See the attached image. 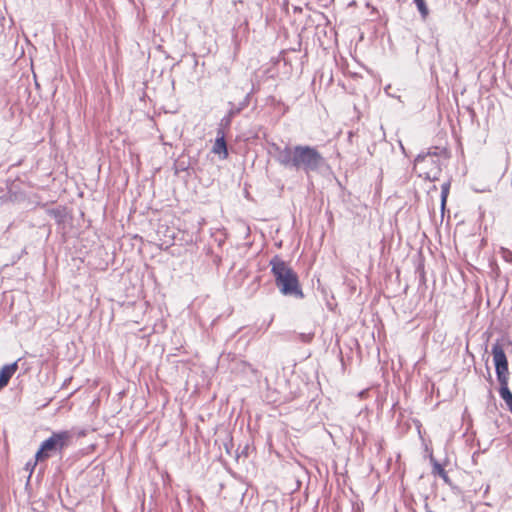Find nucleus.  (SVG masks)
I'll return each mask as SVG.
<instances>
[{
    "label": "nucleus",
    "instance_id": "f257e3e1",
    "mask_svg": "<svg viewBox=\"0 0 512 512\" xmlns=\"http://www.w3.org/2000/svg\"><path fill=\"white\" fill-rule=\"evenodd\" d=\"M276 161L284 168L303 171L305 174L318 172L325 165V158L314 146L273 144Z\"/></svg>",
    "mask_w": 512,
    "mask_h": 512
},
{
    "label": "nucleus",
    "instance_id": "423d86ee",
    "mask_svg": "<svg viewBox=\"0 0 512 512\" xmlns=\"http://www.w3.org/2000/svg\"><path fill=\"white\" fill-rule=\"evenodd\" d=\"M225 131L223 128L217 129V137L212 147V152L224 160L228 157L227 144L225 141Z\"/></svg>",
    "mask_w": 512,
    "mask_h": 512
},
{
    "label": "nucleus",
    "instance_id": "1a4fd4ad",
    "mask_svg": "<svg viewBox=\"0 0 512 512\" xmlns=\"http://www.w3.org/2000/svg\"><path fill=\"white\" fill-rule=\"evenodd\" d=\"M500 388H499V395L505 402L507 409L512 413V393L509 389V380H501L498 381Z\"/></svg>",
    "mask_w": 512,
    "mask_h": 512
},
{
    "label": "nucleus",
    "instance_id": "ddd939ff",
    "mask_svg": "<svg viewBox=\"0 0 512 512\" xmlns=\"http://www.w3.org/2000/svg\"><path fill=\"white\" fill-rule=\"evenodd\" d=\"M313 337H314V333H312V332H310V333H300V334H298L297 339H300L304 343H309V342H311Z\"/></svg>",
    "mask_w": 512,
    "mask_h": 512
},
{
    "label": "nucleus",
    "instance_id": "20e7f679",
    "mask_svg": "<svg viewBox=\"0 0 512 512\" xmlns=\"http://www.w3.org/2000/svg\"><path fill=\"white\" fill-rule=\"evenodd\" d=\"M414 170L419 175L429 181L438 180L441 174V162L437 152H427L420 154L414 161Z\"/></svg>",
    "mask_w": 512,
    "mask_h": 512
},
{
    "label": "nucleus",
    "instance_id": "7ed1b4c3",
    "mask_svg": "<svg viewBox=\"0 0 512 512\" xmlns=\"http://www.w3.org/2000/svg\"><path fill=\"white\" fill-rule=\"evenodd\" d=\"M73 433L68 430L53 432L49 438L44 440L37 451L35 458L37 461H43L53 455L61 454L62 451L71 445Z\"/></svg>",
    "mask_w": 512,
    "mask_h": 512
},
{
    "label": "nucleus",
    "instance_id": "4468645a",
    "mask_svg": "<svg viewBox=\"0 0 512 512\" xmlns=\"http://www.w3.org/2000/svg\"><path fill=\"white\" fill-rule=\"evenodd\" d=\"M433 470L435 473H437L439 476H445V470L444 468L438 464V463H435L434 467H433Z\"/></svg>",
    "mask_w": 512,
    "mask_h": 512
},
{
    "label": "nucleus",
    "instance_id": "f03ea898",
    "mask_svg": "<svg viewBox=\"0 0 512 512\" xmlns=\"http://www.w3.org/2000/svg\"><path fill=\"white\" fill-rule=\"evenodd\" d=\"M269 266L275 284L283 295L294 296L299 299L304 297L298 275L286 261L275 255L269 261Z\"/></svg>",
    "mask_w": 512,
    "mask_h": 512
},
{
    "label": "nucleus",
    "instance_id": "9b49d317",
    "mask_svg": "<svg viewBox=\"0 0 512 512\" xmlns=\"http://www.w3.org/2000/svg\"><path fill=\"white\" fill-rule=\"evenodd\" d=\"M449 189H450L449 182H445L442 184V186H441V209H442V211L444 210L445 205H446L447 197L449 194Z\"/></svg>",
    "mask_w": 512,
    "mask_h": 512
},
{
    "label": "nucleus",
    "instance_id": "9d476101",
    "mask_svg": "<svg viewBox=\"0 0 512 512\" xmlns=\"http://www.w3.org/2000/svg\"><path fill=\"white\" fill-rule=\"evenodd\" d=\"M413 1L416 4L421 17L423 19H426L429 14V10H428L425 0H413Z\"/></svg>",
    "mask_w": 512,
    "mask_h": 512
},
{
    "label": "nucleus",
    "instance_id": "6e6552de",
    "mask_svg": "<svg viewBox=\"0 0 512 512\" xmlns=\"http://www.w3.org/2000/svg\"><path fill=\"white\" fill-rule=\"evenodd\" d=\"M18 369V361L4 365L0 369V388L6 386Z\"/></svg>",
    "mask_w": 512,
    "mask_h": 512
},
{
    "label": "nucleus",
    "instance_id": "dca6fc26",
    "mask_svg": "<svg viewBox=\"0 0 512 512\" xmlns=\"http://www.w3.org/2000/svg\"><path fill=\"white\" fill-rule=\"evenodd\" d=\"M444 481H448V475L447 473L445 472V476H440Z\"/></svg>",
    "mask_w": 512,
    "mask_h": 512
},
{
    "label": "nucleus",
    "instance_id": "f8f14e48",
    "mask_svg": "<svg viewBox=\"0 0 512 512\" xmlns=\"http://www.w3.org/2000/svg\"><path fill=\"white\" fill-rule=\"evenodd\" d=\"M500 254L504 261L512 264V251L511 250L501 247Z\"/></svg>",
    "mask_w": 512,
    "mask_h": 512
},
{
    "label": "nucleus",
    "instance_id": "2eb2a0df",
    "mask_svg": "<svg viewBox=\"0 0 512 512\" xmlns=\"http://www.w3.org/2000/svg\"><path fill=\"white\" fill-rule=\"evenodd\" d=\"M486 375H484L485 379L487 380V382L491 385H493V378H492V374H491V371H490V368L488 366H486Z\"/></svg>",
    "mask_w": 512,
    "mask_h": 512
},
{
    "label": "nucleus",
    "instance_id": "39448f33",
    "mask_svg": "<svg viewBox=\"0 0 512 512\" xmlns=\"http://www.w3.org/2000/svg\"><path fill=\"white\" fill-rule=\"evenodd\" d=\"M491 353L493 355L497 381L509 380L508 359L502 345L498 341L492 345Z\"/></svg>",
    "mask_w": 512,
    "mask_h": 512
},
{
    "label": "nucleus",
    "instance_id": "0eeeda50",
    "mask_svg": "<svg viewBox=\"0 0 512 512\" xmlns=\"http://www.w3.org/2000/svg\"><path fill=\"white\" fill-rule=\"evenodd\" d=\"M248 98L249 95H247L246 99L243 102H241L239 106H235L234 104L230 103L231 108L229 109L227 114L221 119L219 128H223L224 131L226 129H229L232 119L248 105Z\"/></svg>",
    "mask_w": 512,
    "mask_h": 512
}]
</instances>
